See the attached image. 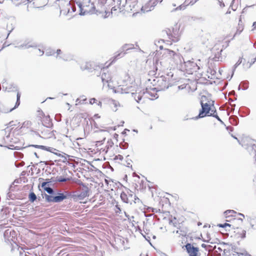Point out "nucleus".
<instances>
[{"mask_svg": "<svg viewBox=\"0 0 256 256\" xmlns=\"http://www.w3.org/2000/svg\"><path fill=\"white\" fill-rule=\"evenodd\" d=\"M243 148L246 149L250 155L254 156V158L256 161V141L254 140L246 138L239 142Z\"/></svg>", "mask_w": 256, "mask_h": 256, "instance_id": "7ed1b4c3", "label": "nucleus"}, {"mask_svg": "<svg viewBox=\"0 0 256 256\" xmlns=\"http://www.w3.org/2000/svg\"><path fill=\"white\" fill-rule=\"evenodd\" d=\"M54 180H56L55 178H52L50 179H46V182H47L48 186H54V184L56 182V181H55Z\"/></svg>", "mask_w": 256, "mask_h": 256, "instance_id": "c85d7f7f", "label": "nucleus"}, {"mask_svg": "<svg viewBox=\"0 0 256 256\" xmlns=\"http://www.w3.org/2000/svg\"><path fill=\"white\" fill-rule=\"evenodd\" d=\"M19 180H14V182L10 184V188H9V190H13L12 189V184H14V183H16V184H18L19 183Z\"/></svg>", "mask_w": 256, "mask_h": 256, "instance_id": "603ef678", "label": "nucleus"}, {"mask_svg": "<svg viewBox=\"0 0 256 256\" xmlns=\"http://www.w3.org/2000/svg\"><path fill=\"white\" fill-rule=\"evenodd\" d=\"M80 185L82 186V188H80V193L76 195V196L80 200H84L86 197L88 196L89 189L82 182H80Z\"/></svg>", "mask_w": 256, "mask_h": 256, "instance_id": "9d476101", "label": "nucleus"}, {"mask_svg": "<svg viewBox=\"0 0 256 256\" xmlns=\"http://www.w3.org/2000/svg\"><path fill=\"white\" fill-rule=\"evenodd\" d=\"M12 194L10 192H8L7 194V198L8 199H12L11 198Z\"/></svg>", "mask_w": 256, "mask_h": 256, "instance_id": "69168bd1", "label": "nucleus"}, {"mask_svg": "<svg viewBox=\"0 0 256 256\" xmlns=\"http://www.w3.org/2000/svg\"><path fill=\"white\" fill-rule=\"evenodd\" d=\"M44 191L49 194L44 192L42 193L41 196L42 198H44L46 202H47L58 203L62 202L64 200L68 198L71 196L70 193L68 192H61L59 191L56 194L54 190L49 186H48L47 188H44Z\"/></svg>", "mask_w": 256, "mask_h": 256, "instance_id": "f257e3e1", "label": "nucleus"}, {"mask_svg": "<svg viewBox=\"0 0 256 256\" xmlns=\"http://www.w3.org/2000/svg\"><path fill=\"white\" fill-rule=\"evenodd\" d=\"M226 130L230 132L233 131V128L230 126H228L226 128Z\"/></svg>", "mask_w": 256, "mask_h": 256, "instance_id": "e2e57ef3", "label": "nucleus"}, {"mask_svg": "<svg viewBox=\"0 0 256 256\" xmlns=\"http://www.w3.org/2000/svg\"><path fill=\"white\" fill-rule=\"evenodd\" d=\"M28 146H32V147H34L35 148H40L42 150L50 152L54 154L55 155H56L59 157H60V158L62 156V154H62V153L58 152H59L58 150L54 148H52V147L46 146H42V145H38V144H31V145H29Z\"/></svg>", "mask_w": 256, "mask_h": 256, "instance_id": "6e6552de", "label": "nucleus"}, {"mask_svg": "<svg viewBox=\"0 0 256 256\" xmlns=\"http://www.w3.org/2000/svg\"><path fill=\"white\" fill-rule=\"evenodd\" d=\"M231 136L234 139L236 140L239 143V142H242V140L240 141L239 140H238V138L234 136L232 134H231Z\"/></svg>", "mask_w": 256, "mask_h": 256, "instance_id": "338daca9", "label": "nucleus"}, {"mask_svg": "<svg viewBox=\"0 0 256 256\" xmlns=\"http://www.w3.org/2000/svg\"><path fill=\"white\" fill-rule=\"evenodd\" d=\"M196 2V0H185V1L184 2L183 4H180V6H178L177 8H174V10H172V12L178 10H184L188 6V5L192 6Z\"/></svg>", "mask_w": 256, "mask_h": 256, "instance_id": "ddd939ff", "label": "nucleus"}, {"mask_svg": "<svg viewBox=\"0 0 256 256\" xmlns=\"http://www.w3.org/2000/svg\"><path fill=\"white\" fill-rule=\"evenodd\" d=\"M112 104H113L114 107V108H112L113 110L116 112L118 110L117 107L120 106L119 102L116 100H112Z\"/></svg>", "mask_w": 256, "mask_h": 256, "instance_id": "2f4dec72", "label": "nucleus"}, {"mask_svg": "<svg viewBox=\"0 0 256 256\" xmlns=\"http://www.w3.org/2000/svg\"><path fill=\"white\" fill-rule=\"evenodd\" d=\"M120 198L122 200L125 202V203H126V204H128V193L126 192H122L121 194H120Z\"/></svg>", "mask_w": 256, "mask_h": 256, "instance_id": "b1692460", "label": "nucleus"}, {"mask_svg": "<svg viewBox=\"0 0 256 256\" xmlns=\"http://www.w3.org/2000/svg\"><path fill=\"white\" fill-rule=\"evenodd\" d=\"M200 105L202 108L200 110L199 114L198 116L192 117L190 119H193L194 120H197L200 118H203L204 117L207 116L210 112L211 110V106L210 104L208 103H204L202 100L200 101Z\"/></svg>", "mask_w": 256, "mask_h": 256, "instance_id": "39448f33", "label": "nucleus"}, {"mask_svg": "<svg viewBox=\"0 0 256 256\" xmlns=\"http://www.w3.org/2000/svg\"><path fill=\"white\" fill-rule=\"evenodd\" d=\"M70 180V178H64L62 176H57L56 178V180H54L56 181V182H66L68 181V180Z\"/></svg>", "mask_w": 256, "mask_h": 256, "instance_id": "cd10ccee", "label": "nucleus"}, {"mask_svg": "<svg viewBox=\"0 0 256 256\" xmlns=\"http://www.w3.org/2000/svg\"><path fill=\"white\" fill-rule=\"evenodd\" d=\"M55 51L53 50H47L46 52V56H50L54 54Z\"/></svg>", "mask_w": 256, "mask_h": 256, "instance_id": "79ce46f5", "label": "nucleus"}, {"mask_svg": "<svg viewBox=\"0 0 256 256\" xmlns=\"http://www.w3.org/2000/svg\"><path fill=\"white\" fill-rule=\"evenodd\" d=\"M80 68L82 70H86L88 72H92L94 68L92 67V64L90 62H86L84 65L80 66Z\"/></svg>", "mask_w": 256, "mask_h": 256, "instance_id": "6ab92c4d", "label": "nucleus"}, {"mask_svg": "<svg viewBox=\"0 0 256 256\" xmlns=\"http://www.w3.org/2000/svg\"><path fill=\"white\" fill-rule=\"evenodd\" d=\"M232 225L228 223L220 224H218V226L222 228H226L227 226L230 227Z\"/></svg>", "mask_w": 256, "mask_h": 256, "instance_id": "ea45409f", "label": "nucleus"}, {"mask_svg": "<svg viewBox=\"0 0 256 256\" xmlns=\"http://www.w3.org/2000/svg\"><path fill=\"white\" fill-rule=\"evenodd\" d=\"M187 252L190 256H198V248L194 246L191 244L187 243L184 246Z\"/></svg>", "mask_w": 256, "mask_h": 256, "instance_id": "9b49d317", "label": "nucleus"}, {"mask_svg": "<svg viewBox=\"0 0 256 256\" xmlns=\"http://www.w3.org/2000/svg\"><path fill=\"white\" fill-rule=\"evenodd\" d=\"M68 6L69 8H68V13L71 12H75L76 11V7L74 6H70V2H69L68 4Z\"/></svg>", "mask_w": 256, "mask_h": 256, "instance_id": "f704fd0d", "label": "nucleus"}, {"mask_svg": "<svg viewBox=\"0 0 256 256\" xmlns=\"http://www.w3.org/2000/svg\"><path fill=\"white\" fill-rule=\"evenodd\" d=\"M166 33L168 38L171 40L173 42H176L179 40L180 36L176 30H174L173 28L172 32H171V30L169 29L168 31L166 32Z\"/></svg>", "mask_w": 256, "mask_h": 256, "instance_id": "f8f14e48", "label": "nucleus"}, {"mask_svg": "<svg viewBox=\"0 0 256 256\" xmlns=\"http://www.w3.org/2000/svg\"><path fill=\"white\" fill-rule=\"evenodd\" d=\"M165 76H167V78H168V82H170V80H172V78L173 74L172 72H168Z\"/></svg>", "mask_w": 256, "mask_h": 256, "instance_id": "49530a36", "label": "nucleus"}, {"mask_svg": "<svg viewBox=\"0 0 256 256\" xmlns=\"http://www.w3.org/2000/svg\"><path fill=\"white\" fill-rule=\"evenodd\" d=\"M30 122L29 121H25L22 123V126L20 128L21 129L23 128H28L30 126Z\"/></svg>", "mask_w": 256, "mask_h": 256, "instance_id": "58836bf2", "label": "nucleus"}, {"mask_svg": "<svg viewBox=\"0 0 256 256\" xmlns=\"http://www.w3.org/2000/svg\"><path fill=\"white\" fill-rule=\"evenodd\" d=\"M132 48H134V45L132 44H126L122 48L123 51H126Z\"/></svg>", "mask_w": 256, "mask_h": 256, "instance_id": "7c9ffc66", "label": "nucleus"}, {"mask_svg": "<svg viewBox=\"0 0 256 256\" xmlns=\"http://www.w3.org/2000/svg\"><path fill=\"white\" fill-rule=\"evenodd\" d=\"M127 4L128 5L130 10L132 12H136V13H138V10L140 8L138 5V0H134L132 2L128 3Z\"/></svg>", "mask_w": 256, "mask_h": 256, "instance_id": "2eb2a0df", "label": "nucleus"}, {"mask_svg": "<svg viewBox=\"0 0 256 256\" xmlns=\"http://www.w3.org/2000/svg\"><path fill=\"white\" fill-rule=\"evenodd\" d=\"M116 3L117 6H118L120 9H121L120 6L122 8L124 7L126 4V0H113Z\"/></svg>", "mask_w": 256, "mask_h": 256, "instance_id": "5701e85b", "label": "nucleus"}, {"mask_svg": "<svg viewBox=\"0 0 256 256\" xmlns=\"http://www.w3.org/2000/svg\"><path fill=\"white\" fill-rule=\"evenodd\" d=\"M128 146V144L127 142H124L120 144V147L122 149H126Z\"/></svg>", "mask_w": 256, "mask_h": 256, "instance_id": "a18cd8bd", "label": "nucleus"}, {"mask_svg": "<svg viewBox=\"0 0 256 256\" xmlns=\"http://www.w3.org/2000/svg\"><path fill=\"white\" fill-rule=\"evenodd\" d=\"M212 116L218 120L222 124H224L223 121L220 118L218 114H214L212 115Z\"/></svg>", "mask_w": 256, "mask_h": 256, "instance_id": "c03bdc74", "label": "nucleus"}, {"mask_svg": "<svg viewBox=\"0 0 256 256\" xmlns=\"http://www.w3.org/2000/svg\"><path fill=\"white\" fill-rule=\"evenodd\" d=\"M132 162V160L128 159V160H126V166L130 167H130H132V166L131 165Z\"/></svg>", "mask_w": 256, "mask_h": 256, "instance_id": "6e6d98bb", "label": "nucleus"}, {"mask_svg": "<svg viewBox=\"0 0 256 256\" xmlns=\"http://www.w3.org/2000/svg\"><path fill=\"white\" fill-rule=\"evenodd\" d=\"M131 94L132 96L134 98L136 101L138 103H140L142 98V96L140 94H138L137 92H132Z\"/></svg>", "mask_w": 256, "mask_h": 256, "instance_id": "4be33fe9", "label": "nucleus"}, {"mask_svg": "<svg viewBox=\"0 0 256 256\" xmlns=\"http://www.w3.org/2000/svg\"><path fill=\"white\" fill-rule=\"evenodd\" d=\"M58 58L62 59L64 61H68L72 60V56L68 54H62L58 56Z\"/></svg>", "mask_w": 256, "mask_h": 256, "instance_id": "a878e982", "label": "nucleus"}, {"mask_svg": "<svg viewBox=\"0 0 256 256\" xmlns=\"http://www.w3.org/2000/svg\"><path fill=\"white\" fill-rule=\"evenodd\" d=\"M233 255H236L238 256H250V254H244L243 253H240L238 252H236V254L234 253Z\"/></svg>", "mask_w": 256, "mask_h": 256, "instance_id": "09e8293b", "label": "nucleus"}, {"mask_svg": "<svg viewBox=\"0 0 256 256\" xmlns=\"http://www.w3.org/2000/svg\"><path fill=\"white\" fill-rule=\"evenodd\" d=\"M168 78L163 76L157 78L156 84L158 87L156 88H155L154 89H156V91L164 90L168 89L170 86V84L168 82Z\"/></svg>", "mask_w": 256, "mask_h": 256, "instance_id": "423d86ee", "label": "nucleus"}, {"mask_svg": "<svg viewBox=\"0 0 256 256\" xmlns=\"http://www.w3.org/2000/svg\"><path fill=\"white\" fill-rule=\"evenodd\" d=\"M151 2H152V0H150L144 6L140 8V10L142 13H145L152 10V9L150 8Z\"/></svg>", "mask_w": 256, "mask_h": 256, "instance_id": "dca6fc26", "label": "nucleus"}, {"mask_svg": "<svg viewBox=\"0 0 256 256\" xmlns=\"http://www.w3.org/2000/svg\"><path fill=\"white\" fill-rule=\"evenodd\" d=\"M46 120L48 121V125H45V124H42L44 126L46 127V128L42 131V134L43 136L42 137L45 138H50L53 136L52 132L50 130L48 129V128H50L52 126V123L50 122V118L48 116V118H46Z\"/></svg>", "mask_w": 256, "mask_h": 256, "instance_id": "1a4fd4ad", "label": "nucleus"}, {"mask_svg": "<svg viewBox=\"0 0 256 256\" xmlns=\"http://www.w3.org/2000/svg\"><path fill=\"white\" fill-rule=\"evenodd\" d=\"M148 93L152 98H158V94L156 93H154V94H152L150 92H148Z\"/></svg>", "mask_w": 256, "mask_h": 256, "instance_id": "5fc2aeb1", "label": "nucleus"}, {"mask_svg": "<svg viewBox=\"0 0 256 256\" xmlns=\"http://www.w3.org/2000/svg\"><path fill=\"white\" fill-rule=\"evenodd\" d=\"M242 58H240L238 61L236 62V64L234 66L233 71H232V74H234V71L235 70L236 68L242 62Z\"/></svg>", "mask_w": 256, "mask_h": 256, "instance_id": "c9c22d12", "label": "nucleus"}, {"mask_svg": "<svg viewBox=\"0 0 256 256\" xmlns=\"http://www.w3.org/2000/svg\"><path fill=\"white\" fill-rule=\"evenodd\" d=\"M62 154H62V156L61 157L62 158V162H67V158L69 156L63 152H62Z\"/></svg>", "mask_w": 256, "mask_h": 256, "instance_id": "a19ab883", "label": "nucleus"}, {"mask_svg": "<svg viewBox=\"0 0 256 256\" xmlns=\"http://www.w3.org/2000/svg\"><path fill=\"white\" fill-rule=\"evenodd\" d=\"M222 52V49L220 51H218L216 53L214 54V56L212 58L213 60L215 62H219L222 61V58L221 56V53Z\"/></svg>", "mask_w": 256, "mask_h": 256, "instance_id": "aec40b11", "label": "nucleus"}, {"mask_svg": "<svg viewBox=\"0 0 256 256\" xmlns=\"http://www.w3.org/2000/svg\"><path fill=\"white\" fill-rule=\"evenodd\" d=\"M182 71H186L188 74H192L194 72H196L200 69V66L193 60H184L182 67H181Z\"/></svg>", "mask_w": 256, "mask_h": 256, "instance_id": "20e7f679", "label": "nucleus"}, {"mask_svg": "<svg viewBox=\"0 0 256 256\" xmlns=\"http://www.w3.org/2000/svg\"><path fill=\"white\" fill-rule=\"evenodd\" d=\"M97 101V100L95 98H92L91 99H90V103L92 104H94L95 102H96Z\"/></svg>", "mask_w": 256, "mask_h": 256, "instance_id": "13d9d810", "label": "nucleus"}, {"mask_svg": "<svg viewBox=\"0 0 256 256\" xmlns=\"http://www.w3.org/2000/svg\"><path fill=\"white\" fill-rule=\"evenodd\" d=\"M42 187L44 190V188L48 187L47 182L46 181L42 183Z\"/></svg>", "mask_w": 256, "mask_h": 256, "instance_id": "4d7b16f0", "label": "nucleus"}, {"mask_svg": "<svg viewBox=\"0 0 256 256\" xmlns=\"http://www.w3.org/2000/svg\"><path fill=\"white\" fill-rule=\"evenodd\" d=\"M127 193L128 194V204H132L133 198H134V195L132 194V192L130 190L128 189L127 190Z\"/></svg>", "mask_w": 256, "mask_h": 256, "instance_id": "bb28decb", "label": "nucleus"}, {"mask_svg": "<svg viewBox=\"0 0 256 256\" xmlns=\"http://www.w3.org/2000/svg\"><path fill=\"white\" fill-rule=\"evenodd\" d=\"M123 158H123L122 156L118 154V155L115 156L114 160H123Z\"/></svg>", "mask_w": 256, "mask_h": 256, "instance_id": "3c124183", "label": "nucleus"}, {"mask_svg": "<svg viewBox=\"0 0 256 256\" xmlns=\"http://www.w3.org/2000/svg\"><path fill=\"white\" fill-rule=\"evenodd\" d=\"M140 202V200L138 198V196H136V195H134V198H133L132 202L136 204L138 202Z\"/></svg>", "mask_w": 256, "mask_h": 256, "instance_id": "8fccbe9b", "label": "nucleus"}, {"mask_svg": "<svg viewBox=\"0 0 256 256\" xmlns=\"http://www.w3.org/2000/svg\"><path fill=\"white\" fill-rule=\"evenodd\" d=\"M102 81L104 84V82L108 83L111 80L112 78L109 73L104 72L101 76Z\"/></svg>", "mask_w": 256, "mask_h": 256, "instance_id": "a211bd4d", "label": "nucleus"}, {"mask_svg": "<svg viewBox=\"0 0 256 256\" xmlns=\"http://www.w3.org/2000/svg\"><path fill=\"white\" fill-rule=\"evenodd\" d=\"M20 49L29 48H36L37 44L34 42H28L27 44H24L17 46Z\"/></svg>", "mask_w": 256, "mask_h": 256, "instance_id": "f3484780", "label": "nucleus"}, {"mask_svg": "<svg viewBox=\"0 0 256 256\" xmlns=\"http://www.w3.org/2000/svg\"><path fill=\"white\" fill-rule=\"evenodd\" d=\"M162 1V0H152V2H151V4H150V8H152V10H154V8L156 6L158 2H161Z\"/></svg>", "mask_w": 256, "mask_h": 256, "instance_id": "473e14b6", "label": "nucleus"}, {"mask_svg": "<svg viewBox=\"0 0 256 256\" xmlns=\"http://www.w3.org/2000/svg\"><path fill=\"white\" fill-rule=\"evenodd\" d=\"M76 4L80 8H82V7L83 6L82 4L80 2H76Z\"/></svg>", "mask_w": 256, "mask_h": 256, "instance_id": "680f3d73", "label": "nucleus"}, {"mask_svg": "<svg viewBox=\"0 0 256 256\" xmlns=\"http://www.w3.org/2000/svg\"><path fill=\"white\" fill-rule=\"evenodd\" d=\"M124 54H125V52L122 53V52H121L118 54H116V56H115L114 57V59L116 60V59L120 57H122L123 56H124Z\"/></svg>", "mask_w": 256, "mask_h": 256, "instance_id": "de8ad7c7", "label": "nucleus"}, {"mask_svg": "<svg viewBox=\"0 0 256 256\" xmlns=\"http://www.w3.org/2000/svg\"><path fill=\"white\" fill-rule=\"evenodd\" d=\"M28 199L31 202H34L37 199V196L34 192L30 191L28 194Z\"/></svg>", "mask_w": 256, "mask_h": 256, "instance_id": "393cba45", "label": "nucleus"}, {"mask_svg": "<svg viewBox=\"0 0 256 256\" xmlns=\"http://www.w3.org/2000/svg\"><path fill=\"white\" fill-rule=\"evenodd\" d=\"M164 54L166 55V56L172 62V66H176L180 70H182L181 67L183 66L184 59L180 53H176L172 50L166 48L164 50Z\"/></svg>", "mask_w": 256, "mask_h": 256, "instance_id": "f03ea898", "label": "nucleus"}, {"mask_svg": "<svg viewBox=\"0 0 256 256\" xmlns=\"http://www.w3.org/2000/svg\"><path fill=\"white\" fill-rule=\"evenodd\" d=\"M213 108L211 107V110L210 112V113L208 114V116H212V115H213L214 114H218L216 112V110L215 108V107L214 106V104H212Z\"/></svg>", "mask_w": 256, "mask_h": 256, "instance_id": "4c0bfd02", "label": "nucleus"}, {"mask_svg": "<svg viewBox=\"0 0 256 256\" xmlns=\"http://www.w3.org/2000/svg\"><path fill=\"white\" fill-rule=\"evenodd\" d=\"M20 94L19 92L18 91L16 94V101L15 104V106L14 108L10 109L9 112H12L15 108H17L20 104Z\"/></svg>", "mask_w": 256, "mask_h": 256, "instance_id": "412c9836", "label": "nucleus"}, {"mask_svg": "<svg viewBox=\"0 0 256 256\" xmlns=\"http://www.w3.org/2000/svg\"><path fill=\"white\" fill-rule=\"evenodd\" d=\"M102 12L96 10V7L94 4V3L91 4V8H88V6L84 5L82 7V8H80V13L79 14L80 16H84L88 14H96L97 15L101 14Z\"/></svg>", "mask_w": 256, "mask_h": 256, "instance_id": "0eeeda50", "label": "nucleus"}, {"mask_svg": "<svg viewBox=\"0 0 256 256\" xmlns=\"http://www.w3.org/2000/svg\"><path fill=\"white\" fill-rule=\"evenodd\" d=\"M116 208L117 209V210H116V213H120V212H121V209H120V206H118V205H116Z\"/></svg>", "mask_w": 256, "mask_h": 256, "instance_id": "052dcab7", "label": "nucleus"}, {"mask_svg": "<svg viewBox=\"0 0 256 256\" xmlns=\"http://www.w3.org/2000/svg\"><path fill=\"white\" fill-rule=\"evenodd\" d=\"M56 58H58V56H62V50H60V49H58L56 50Z\"/></svg>", "mask_w": 256, "mask_h": 256, "instance_id": "864d4df0", "label": "nucleus"}, {"mask_svg": "<svg viewBox=\"0 0 256 256\" xmlns=\"http://www.w3.org/2000/svg\"><path fill=\"white\" fill-rule=\"evenodd\" d=\"M241 84L243 86L242 90H246L248 88V82L247 80L242 82Z\"/></svg>", "mask_w": 256, "mask_h": 256, "instance_id": "e433bc0d", "label": "nucleus"}, {"mask_svg": "<svg viewBox=\"0 0 256 256\" xmlns=\"http://www.w3.org/2000/svg\"><path fill=\"white\" fill-rule=\"evenodd\" d=\"M234 214H236V212L234 210H226L224 212V214L226 218L232 216Z\"/></svg>", "mask_w": 256, "mask_h": 256, "instance_id": "c756f323", "label": "nucleus"}, {"mask_svg": "<svg viewBox=\"0 0 256 256\" xmlns=\"http://www.w3.org/2000/svg\"><path fill=\"white\" fill-rule=\"evenodd\" d=\"M232 252H234L236 254V252H237L236 251V247L235 246H233L232 247Z\"/></svg>", "mask_w": 256, "mask_h": 256, "instance_id": "0e129e2a", "label": "nucleus"}, {"mask_svg": "<svg viewBox=\"0 0 256 256\" xmlns=\"http://www.w3.org/2000/svg\"><path fill=\"white\" fill-rule=\"evenodd\" d=\"M38 51L39 53H42L40 55V56H42L44 54V52L43 50H41L40 49L38 48Z\"/></svg>", "mask_w": 256, "mask_h": 256, "instance_id": "774afa93", "label": "nucleus"}, {"mask_svg": "<svg viewBox=\"0 0 256 256\" xmlns=\"http://www.w3.org/2000/svg\"><path fill=\"white\" fill-rule=\"evenodd\" d=\"M16 122H14V121H11L9 122L8 124V125L10 126H16Z\"/></svg>", "mask_w": 256, "mask_h": 256, "instance_id": "bf43d9fd", "label": "nucleus"}, {"mask_svg": "<svg viewBox=\"0 0 256 256\" xmlns=\"http://www.w3.org/2000/svg\"><path fill=\"white\" fill-rule=\"evenodd\" d=\"M186 18V20L190 22H191L192 21H195L200 19V18H198L193 16H188Z\"/></svg>", "mask_w": 256, "mask_h": 256, "instance_id": "72a5a7b5", "label": "nucleus"}, {"mask_svg": "<svg viewBox=\"0 0 256 256\" xmlns=\"http://www.w3.org/2000/svg\"><path fill=\"white\" fill-rule=\"evenodd\" d=\"M2 88H5V90L8 92L18 90L17 87L14 84H8L7 82H3Z\"/></svg>", "mask_w": 256, "mask_h": 256, "instance_id": "4468645a", "label": "nucleus"}, {"mask_svg": "<svg viewBox=\"0 0 256 256\" xmlns=\"http://www.w3.org/2000/svg\"><path fill=\"white\" fill-rule=\"evenodd\" d=\"M238 234L240 235V236L242 238H244L246 236V230H242V232L239 233V232H238Z\"/></svg>", "mask_w": 256, "mask_h": 256, "instance_id": "37998d69", "label": "nucleus"}]
</instances>
